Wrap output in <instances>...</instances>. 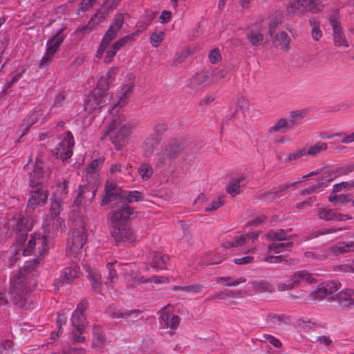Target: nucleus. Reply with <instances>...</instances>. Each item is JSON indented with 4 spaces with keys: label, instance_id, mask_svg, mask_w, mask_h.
I'll use <instances>...</instances> for the list:
<instances>
[{
    "label": "nucleus",
    "instance_id": "nucleus-1",
    "mask_svg": "<svg viewBox=\"0 0 354 354\" xmlns=\"http://www.w3.org/2000/svg\"><path fill=\"white\" fill-rule=\"evenodd\" d=\"M33 221L32 218L21 216L18 218L17 227L19 230L16 238L15 245L11 248L10 252L13 253L15 260L19 259V252H21L24 256L32 254L33 251L39 255L44 254L50 248V241L53 236L48 229H44V234H35L32 235L30 239L27 240L26 232L30 231L33 227Z\"/></svg>",
    "mask_w": 354,
    "mask_h": 354
},
{
    "label": "nucleus",
    "instance_id": "nucleus-2",
    "mask_svg": "<svg viewBox=\"0 0 354 354\" xmlns=\"http://www.w3.org/2000/svg\"><path fill=\"white\" fill-rule=\"evenodd\" d=\"M132 75H130L129 82L122 87L121 92L118 96L117 101L113 100V95L109 93L103 94L101 90L102 80L97 84V89L88 97L86 101V109L89 111H100L105 104H109V109L113 110L117 106H124L130 95L133 93L134 84L132 81Z\"/></svg>",
    "mask_w": 354,
    "mask_h": 354
},
{
    "label": "nucleus",
    "instance_id": "nucleus-3",
    "mask_svg": "<svg viewBox=\"0 0 354 354\" xmlns=\"http://www.w3.org/2000/svg\"><path fill=\"white\" fill-rule=\"evenodd\" d=\"M132 127L122 115H115L106 130L103 138L109 136V140L119 150L125 144V141L131 133Z\"/></svg>",
    "mask_w": 354,
    "mask_h": 354
},
{
    "label": "nucleus",
    "instance_id": "nucleus-4",
    "mask_svg": "<svg viewBox=\"0 0 354 354\" xmlns=\"http://www.w3.org/2000/svg\"><path fill=\"white\" fill-rule=\"evenodd\" d=\"M10 283L8 290L10 299L15 305L23 307L28 292L30 290L27 276L20 270L10 278Z\"/></svg>",
    "mask_w": 354,
    "mask_h": 354
},
{
    "label": "nucleus",
    "instance_id": "nucleus-5",
    "mask_svg": "<svg viewBox=\"0 0 354 354\" xmlns=\"http://www.w3.org/2000/svg\"><path fill=\"white\" fill-rule=\"evenodd\" d=\"M185 148V140L183 138L174 139L170 140L162 149L156 155V165L158 167H162L169 164L171 161L176 158Z\"/></svg>",
    "mask_w": 354,
    "mask_h": 354
},
{
    "label": "nucleus",
    "instance_id": "nucleus-6",
    "mask_svg": "<svg viewBox=\"0 0 354 354\" xmlns=\"http://www.w3.org/2000/svg\"><path fill=\"white\" fill-rule=\"evenodd\" d=\"M86 239V236L84 228L71 231L69 233L66 245L67 255L71 258L80 259Z\"/></svg>",
    "mask_w": 354,
    "mask_h": 354
},
{
    "label": "nucleus",
    "instance_id": "nucleus-7",
    "mask_svg": "<svg viewBox=\"0 0 354 354\" xmlns=\"http://www.w3.org/2000/svg\"><path fill=\"white\" fill-rule=\"evenodd\" d=\"M75 145L74 138L70 131L62 134L59 142L55 148V154L57 158L63 162L67 160L73 155V149Z\"/></svg>",
    "mask_w": 354,
    "mask_h": 354
},
{
    "label": "nucleus",
    "instance_id": "nucleus-8",
    "mask_svg": "<svg viewBox=\"0 0 354 354\" xmlns=\"http://www.w3.org/2000/svg\"><path fill=\"white\" fill-rule=\"evenodd\" d=\"M98 185L99 184L92 182H87L86 184L80 185L74 201L75 205L77 206L89 205L95 196Z\"/></svg>",
    "mask_w": 354,
    "mask_h": 354
},
{
    "label": "nucleus",
    "instance_id": "nucleus-9",
    "mask_svg": "<svg viewBox=\"0 0 354 354\" xmlns=\"http://www.w3.org/2000/svg\"><path fill=\"white\" fill-rule=\"evenodd\" d=\"M50 174V168L41 160L37 159L33 170L30 174V185L35 187L46 182Z\"/></svg>",
    "mask_w": 354,
    "mask_h": 354
},
{
    "label": "nucleus",
    "instance_id": "nucleus-10",
    "mask_svg": "<svg viewBox=\"0 0 354 354\" xmlns=\"http://www.w3.org/2000/svg\"><path fill=\"white\" fill-rule=\"evenodd\" d=\"M133 209L128 204H123L117 209L111 212L109 217L112 227H118L127 225L129 217L133 214Z\"/></svg>",
    "mask_w": 354,
    "mask_h": 354
},
{
    "label": "nucleus",
    "instance_id": "nucleus-11",
    "mask_svg": "<svg viewBox=\"0 0 354 354\" xmlns=\"http://www.w3.org/2000/svg\"><path fill=\"white\" fill-rule=\"evenodd\" d=\"M64 28L59 29L53 37L47 41V49L45 55L40 60L39 65L41 66L48 63L54 56L58 48L65 39V35L62 34Z\"/></svg>",
    "mask_w": 354,
    "mask_h": 354
},
{
    "label": "nucleus",
    "instance_id": "nucleus-12",
    "mask_svg": "<svg viewBox=\"0 0 354 354\" xmlns=\"http://www.w3.org/2000/svg\"><path fill=\"white\" fill-rule=\"evenodd\" d=\"M86 309V304L80 303L77 305L75 310L71 316V323L76 331L82 334L86 326V318L84 311Z\"/></svg>",
    "mask_w": 354,
    "mask_h": 354
},
{
    "label": "nucleus",
    "instance_id": "nucleus-13",
    "mask_svg": "<svg viewBox=\"0 0 354 354\" xmlns=\"http://www.w3.org/2000/svg\"><path fill=\"white\" fill-rule=\"evenodd\" d=\"M124 192L116 184L107 181L104 187V195L102 204L106 205L111 201L122 199Z\"/></svg>",
    "mask_w": 354,
    "mask_h": 354
},
{
    "label": "nucleus",
    "instance_id": "nucleus-14",
    "mask_svg": "<svg viewBox=\"0 0 354 354\" xmlns=\"http://www.w3.org/2000/svg\"><path fill=\"white\" fill-rule=\"evenodd\" d=\"M330 24L333 29V42L336 46L348 48L349 43L342 30L340 21L335 18L330 19Z\"/></svg>",
    "mask_w": 354,
    "mask_h": 354
},
{
    "label": "nucleus",
    "instance_id": "nucleus-15",
    "mask_svg": "<svg viewBox=\"0 0 354 354\" xmlns=\"http://www.w3.org/2000/svg\"><path fill=\"white\" fill-rule=\"evenodd\" d=\"M104 162V158L100 157L93 160L90 165H88L84 174L86 182L100 183L99 169L103 165Z\"/></svg>",
    "mask_w": 354,
    "mask_h": 354
},
{
    "label": "nucleus",
    "instance_id": "nucleus-16",
    "mask_svg": "<svg viewBox=\"0 0 354 354\" xmlns=\"http://www.w3.org/2000/svg\"><path fill=\"white\" fill-rule=\"evenodd\" d=\"M111 234L115 241H124L132 243L136 236L128 224L121 227H112Z\"/></svg>",
    "mask_w": 354,
    "mask_h": 354
},
{
    "label": "nucleus",
    "instance_id": "nucleus-17",
    "mask_svg": "<svg viewBox=\"0 0 354 354\" xmlns=\"http://www.w3.org/2000/svg\"><path fill=\"white\" fill-rule=\"evenodd\" d=\"M47 198V194L43 189L39 188L32 191L28 200L27 209L29 212L33 211L37 206L45 204Z\"/></svg>",
    "mask_w": 354,
    "mask_h": 354
},
{
    "label": "nucleus",
    "instance_id": "nucleus-18",
    "mask_svg": "<svg viewBox=\"0 0 354 354\" xmlns=\"http://www.w3.org/2000/svg\"><path fill=\"white\" fill-rule=\"evenodd\" d=\"M257 238L258 234L255 232H250L246 234H240L236 236L232 240L225 242L224 247L227 248L241 247L248 243L250 241L254 242Z\"/></svg>",
    "mask_w": 354,
    "mask_h": 354
},
{
    "label": "nucleus",
    "instance_id": "nucleus-19",
    "mask_svg": "<svg viewBox=\"0 0 354 354\" xmlns=\"http://www.w3.org/2000/svg\"><path fill=\"white\" fill-rule=\"evenodd\" d=\"M80 274V268L76 265H73L64 270L62 276L57 279V283L62 286L70 284L75 279L78 278Z\"/></svg>",
    "mask_w": 354,
    "mask_h": 354
},
{
    "label": "nucleus",
    "instance_id": "nucleus-20",
    "mask_svg": "<svg viewBox=\"0 0 354 354\" xmlns=\"http://www.w3.org/2000/svg\"><path fill=\"white\" fill-rule=\"evenodd\" d=\"M266 321L269 327L280 328L284 324L288 323L289 319L283 314L269 313Z\"/></svg>",
    "mask_w": 354,
    "mask_h": 354
},
{
    "label": "nucleus",
    "instance_id": "nucleus-21",
    "mask_svg": "<svg viewBox=\"0 0 354 354\" xmlns=\"http://www.w3.org/2000/svg\"><path fill=\"white\" fill-rule=\"evenodd\" d=\"M290 281L295 288L298 286L301 281H305L308 283H315L316 282L313 274L305 270L295 272L291 276Z\"/></svg>",
    "mask_w": 354,
    "mask_h": 354
},
{
    "label": "nucleus",
    "instance_id": "nucleus-22",
    "mask_svg": "<svg viewBox=\"0 0 354 354\" xmlns=\"http://www.w3.org/2000/svg\"><path fill=\"white\" fill-rule=\"evenodd\" d=\"M337 301L342 307L354 306V290L344 289L337 295Z\"/></svg>",
    "mask_w": 354,
    "mask_h": 354
},
{
    "label": "nucleus",
    "instance_id": "nucleus-23",
    "mask_svg": "<svg viewBox=\"0 0 354 354\" xmlns=\"http://www.w3.org/2000/svg\"><path fill=\"white\" fill-rule=\"evenodd\" d=\"M213 84V82L209 79V73L201 72L195 74L189 80V86L192 88H196L200 86H209Z\"/></svg>",
    "mask_w": 354,
    "mask_h": 354
},
{
    "label": "nucleus",
    "instance_id": "nucleus-24",
    "mask_svg": "<svg viewBox=\"0 0 354 354\" xmlns=\"http://www.w3.org/2000/svg\"><path fill=\"white\" fill-rule=\"evenodd\" d=\"M42 114V111L39 109L35 108L33 110L30 116L26 119L21 125L20 129L22 131V136L26 135L28 132L29 129L39 121Z\"/></svg>",
    "mask_w": 354,
    "mask_h": 354
},
{
    "label": "nucleus",
    "instance_id": "nucleus-25",
    "mask_svg": "<svg viewBox=\"0 0 354 354\" xmlns=\"http://www.w3.org/2000/svg\"><path fill=\"white\" fill-rule=\"evenodd\" d=\"M330 256L354 252V241L341 242L330 248Z\"/></svg>",
    "mask_w": 354,
    "mask_h": 354
},
{
    "label": "nucleus",
    "instance_id": "nucleus-26",
    "mask_svg": "<svg viewBox=\"0 0 354 354\" xmlns=\"http://www.w3.org/2000/svg\"><path fill=\"white\" fill-rule=\"evenodd\" d=\"M169 261V257L168 255L160 252H156L152 258L151 266L156 268L157 271L165 270L167 269V265Z\"/></svg>",
    "mask_w": 354,
    "mask_h": 354
},
{
    "label": "nucleus",
    "instance_id": "nucleus-27",
    "mask_svg": "<svg viewBox=\"0 0 354 354\" xmlns=\"http://www.w3.org/2000/svg\"><path fill=\"white\" fill-rule=\"evenodd\" d=\"M93 346L102 348L106 344V337L102 328L95 326L93 329Z\"/></svg>",
    "mask_w": 354,
    "mask_h": 354
},
{
    "label": "nucleus",
    "instance_id": "nucleus-28",
    "mask_svg": "<svg viewBox=\"0 0 354 354\" xmlns=\"http://www.w3.org/2000/svg\"><path fill=\"white\" fill-rule=\"evenodd\" d=\"M296 183H293L292 184L286 183L280 185L277 187H274L271 192L267 193L265 195L266 200L268 201H272L279 198L281 196L283 195V193L289 188L290 185H294Z\"/></svg>",
    "mask_w": 354,
    "mask_h": 354
},
{
    "label": "nucleus",
    "instance_id": "nucleus-29",
    "mask_svg": "<svg viewBox=\"0 0 354 354\" xmlns=\"http://www.w3.org/2000/svg\"><path fill=\"white\" fill-rule=\"evenodd\" d=\"M246 184L244 177H239L232 180L227 187V192L232 196H235L240 192V187Z\"/></svg>",
    "mask_w": 354,
    "mask_h": 354
},
{
    "label": "nucleus",
    "instance_id": "nucleus-30",
    "mask_svg": "<svg viewBox=\"0 0 354 354\" xmlns=\"http://www.w3.org/2000/svg\"><path fill=\"white\" fill-rule=\"evenodd\" d=\"M305 149L306 155L313 158L320 153L326 151L328 149V145L326 142L318 141L313 145L308 146Z\"/></svg>",
    "mask_w": 354,
    "mask_h": 354
},
{
    "label": "nucleus",
    "instance_id": "nucleus-31",
    "mask_svg": "<svg viewBox=\"0 0 354 354\" xmlns=\"http://www.w3.org/2000/svg\"><path fill=\"white\" fill-rule=\"evenodd\" d=\"M253 289L259 293L272 292L273 291V286L266 280H256L251 283Z\"/></svg>",
    "mask_w": 354,
    "mask_h": 354
},
{
    "label": "nucleus",
    "instance_id": "nucleus-32",
    "mask_svg": "<svg viewBox=\"0 0 354 354\" xmlns=\"http://www.w3.org/2000/svg\"><path fill=\"white\" fill-rule=\"evenodd\" d=\"M289 122L286 118H280L268 129V133H284L289 128Z\"/></svg>",
    "mask_w": 354,
    "mask_h": 354
},
{
    "label": "nucleus",
    "instance_id": "nucleus-33",
    "mask_svg": "<svg viewBox=\"0 0 354 354\" xmlns=\"http://www.w3.org/2000/svg\"><path fill=\"white\" fill-rule=\"evenodd\" d=\"M115 263H109L106 265V268L109 270V273L106 277L105 286L108 289H111L114 286V279L117 278V272L114 268Z\"/></svg>",
    "mask_w": 354,
    "mask_h": 354
},
{
    "label": "nucleus",
    "instance_id": "nucleus-34",
    "mask_svg": "<svg viewBox=\"0 0 354 354\" xmlns=\"http://www.w3.org/2000/svg\"><path fill=\"white\" fill-rule=\"evenodd\" d=\"M246 38L252 46H258L263 42V35L259 30H250L247 32Z\"/></svg>",
    "mask_w": 354,
    "mask_h": 354
},
{
    "label": "nucleus",
    "instance_id": "nucleus-35",
    "mask_svg": "<svg viewBox=\"0 0 354 354\" xmlns=\"http://www.w3.org/2000/svg\"><path fill=\"white\" fill-rule=\"evenodd\" d=\"M87 272L89 274L93 290L97 292H100L102 286L101 274L97 272L92 271L91 268H88Z\"/></svg>",
    "mask_w": 354,
    "mask_h": 354
},
{
    "label": "nucleus",
    "instance_id": "nucleus-36",
    "mask_svg": "<svg viewBox=\"0 0 354 354\" xmlns=\"http://www.w3.org/2000/svg\"><path fill=\"white\" fill-rule=\"evenodd\" d=\"M324 289V287L322 283L317 286V287L310 292L309 295L310 299L321 301L324 299H328L330 296Z\"/></svg>",
    "mask_w": 354,
    "mask_h": 354
},
{
    "label": "nucleus",
    "instance_id": "nucleus-37",
    "mask_svg": "<svg viewBox=\"0 0 354 354\" xmlns=\"http://www.w3.org/2000/svg\"><path fill=\"white\" fill-rule=\"evenodd\" d=\"M303 8L305 10L317 12L322 10V5L321 0H302Z\"/></svg>",
    "mask_w": 354,
    "mask_h": 354
},
{
    "label": "nucleus",
    "instance_id": "nucleus-38",
    "mask_svg": "<svg viewBox=\"0 0 354 354\" xmlns=\"http://www.w3.org/2000/svg\"><path fill=\"white\" fill-rule=\"evenodd\" d=\"M158 145V142L157 140L153 138L147 139L143 144L144 156L145 157L151 156Z\"/></svg>",
    "mask_w": 354,
    "mask_h": 354
},
{
    "label": "nucleus",
    "instance_id": "nucleus-39",
    "mask_svg": "<svg viewBox=\"0 0 354 354\" xmlns=\"http://www.w3.org/2000/svg\"><path fill=\"white\" fill-rule=\"evenodd\" d=\"M272 41L274 43H277L278 46L282 49H286L288 48L290 37L288 34L285 32H281L279 34L273 36Z\"/></svg>",
    "mask_w": 354,
    "mask_h": 354
},
{
    "label": "nucleus",
    "instance_id": "nucleus-40",
    "mask_svg": "<svg viewBox=\"0 0 354 354\" xmlns=\"http://www.w3.org/2000/svg\"><path fill=\"white\" fill-rule=\"evenodd\" d=\"M318 216L320 219L325 221L342 220L341 215H338L334 210L330 209H322Z\"/></svg>",
    "mask_w": 354,
    "mask_h": 354
},
{
    "label": "nucleus",
    "instance_id": "nucleus-41",
    "mask_svg": "<svg viewBox=\"0 0 354 354\" xmlns=\"http://www.w3.org/2000/svg\"><path fill=\"white\" fill-rule=\"evenodd\" d=\"M293 245L292 242H286V243H273L270 244L268 247V252H274V253H280L287 250L288 248H290Z\"/></svg>",
    "mask_w": 354,
    "mask_h": 354
},
{
    "label": "nucleus",
    "instance_id": "nucleus-42",
    "mask_svg": "<svg viewBox=\"0 0 354 354\" xmlns=\"http://www.w3.org/2000/svg\"><path fill=\"white\" fill-rule=\"evenodd\" d=\"M68 181L66 180H64L62 183L57 185L55 192V199L62 201L66 197L68 194Z\"/></svg>",
    "mask_w": 354,
    "mask_h": 354
},
{
    "label": "nucleus",
    "instance_id": "nucleus-43",
    "mask_svg": "<svg viewBox=\"0 0 354 354\" xmlns=\"http://www.w3.org/2000/svg\"><path fill=\"white\" fill-rule=\"evenodd\" d=\"M266 236L271 241H283L287 239L288 234L283 229L276 230H272L267 232Z\"/></svg>",
    "mask_w": 354,
    "mask_h": 354
},
{
    "label": "nucleus",
    "instance_id": "nucleus-44",
    "mask_svg": "<svg viewBox=\"0 0 354 354\" xmlns=\"http://www.w3.org/2000/svg\"><path fill=\"white\" fill-rule=\"evenodd\" d=\"M203 286L201 284H194L185 286H174L173 289L175 291L180 290L187 293H199L203 291Z\"/></svg>",
    "mask_w": 354,
    "mask_h": 354
},
{
    "label": "nucleus",
    "instance_id": "nucleus-45",
    "mask_svg": "<svg viewBox=\"0 0 354 354\" xmlns=\"http://www.w3.org/2000/svg\"><path fill=\"white\" fill-rule=\"evenodd\" d=\"M138 172L143 180H147L152 176L153 169L149 164L144 163L140 165Z\"/></svg>",
    "mask_w": 354,
    "mask_h": 354
},
{
    "label": "nucleus",
    "instance_id": "nucleus-46",
    "mask_svg": "<svg viewBox=\"0 0 354 354\" xmlns=\"http://www.w3.org/2000/svg\"><path fill=\"white\" fill-rule=\"evenodd\" d=\"M328 201L334 204L343 205L351 201V197L349 194H335L332 193L328 197Z\"/></svg>",
    "mask_w": 354,
    "mask_h": 354
},
{
    "label": "nucleus",
    "instance_id": "nucleus-47",
    "mask_svg": "<svg viewBox=\"0 0 354 354\" xmlns=\"http://www.w3.org/2000/svg\"><path fill=\"white\" fill-rule=\"evenodd\" d=\"M97 27L94 20L91 19L86 25L78 26L75 32L85 35L93 31Z\"/></svg>",
    "mask_w": 354,
    "mask_h": 354
},
{
    "label": "nucleus",
    "instance_id": "nucleus-48",
    "mask_svg": "<svg viewBox=\"0 0 354 354\" xmlns=\"http://www.w3.org/2000/svg\"><path fill=\"white\" fill-rule=\"evenodd\" d=\"M218 283H223L225 282L224 283L226 286H236L240 283L246 282V279L243 277H241L239 279L234 280L232 277H219L217 279Z\"/></svg>",
    "mask_w": 354,
    "mask_h": 354
},
{
    "label": "nucleus",
    "instance_id": "nucleus-49",
    "mask_svg": "<svg viewBox=\"0 0 354 354\" xmlns=\"http://www.w3.org/2000/svg\"><path fill=\"white\" fill-rule=\"evenodd\" d=\"M337 178L334 169H326L322 172L319 182L324 183V187H326L328 183H330Z\"/></svg>",
    "mask_w": 354,
    "mask_h": 354
},
{
    "label": "nucleus",
    "instance_id": "nucleus-50",
    "mask_svg": "<svg viewBox=\"0 0 354 354\" xmlns=\"http://www.w3.org/2000/svg\"><path fill=\"white\" fill-rule=\"evenodd\" d=\"M124 194L126 193L124 192ZM123 198H125L128 203L142 201H144V195L142 192L134 190L128 192L127 194H124Z\"/></svg>",
    "mask_w": 354,
    "mask_h": 354
},
{
    "label": "nucleus",
    "instance_id": "nucleus-51",
    "mask_svg": "<svg viewBox=\"0 0 354 354\" xmlns=\"http://www.w3.org/2000/svg\"><path fill=\"white\" fill-rule=\"evenodd\" d=\"M337 178L354 171V162L334 168Z\"/></svg>",
    "mask_w": 354,
    "mask_h": 354
},
{
    "label": "nucleus",
    "instance_id": "nucleus-52",
    "mask_svg": "<svg viewBox=\"0 0 354 354\" xmlns=\"http://www.w3.org/2000/svg\"><path fill=\"white\" fill-rule=\"evenodd\" d=\"M310 25L312 27L311 35L314 40L318 41L322 36V32L319 28V23L316 20H310Z\"/></svg>",
    "mask_w": 354,
    "mask_h": 354
},
{
    "label": "nucleus",
    "instance_id": "nucleus-53",
    "mask_svg": "<svg viewBox=\"0 0 354 354\" xmlns=\"http://www.w3.org/2000/svg\"><path fill=\"white\" fill-rule=\"evenodd\" d=\"M322 284L324 287V290L328 294L330 297H331L339 289L338 283L334 280L324 282Z\"/></svg>",
    "mask_w": 354,
    "mask_h": 354
},
{
    "label": "nucleus",
    "instance_id": "nucleus-54",
    "mask_svg": "<svg viewBox=\"0 0 354 354\" xmlns=\"http://www.w3.org/2000/svg\"><path fill=\"white\" fill-rule=\"evenodd\" d=\"M211 76L212 77L211 81L213 82V84L223 79H225L227 81L229 80V77H227V71L225 69L215 70L212 71Z\"/></svg>",
    "mask_w": 354,
    "mask_h": 354
},
{
    "label": "nucleus",
    "instance_id": "nucleus-55",
    "mask_svg": "<svg viewBox=\"0 0 354 354\" xmlns=\"http://www.w3.org/2000/svg\"><path fill=\"white\" fill-rule=\"evenodd\" d=\"M224 203V196H221L215 198L209 205V206L205 207V211H215L221 207Z\"/></svg>",
    "mask_w": 354,
    "mask_h": 354
},
{
    "label": "nucleus",
    "instance_id": "nucleus-56",
    "mask_svg": "<svg viewBox=\"0 0 354 354\" xmlns=\"http://www.w3.org/2000/svg\"><path fill=\"white\" fill-rule=\"evenodd\" d=\"M13 342L11 340L6 339L2 342L0 347V354H13Z\"/></svg>",
    "mask_w": 354,
    "mask_h": 354
},
{
    "label": "nucleus",
    "instance_id": "nucleus-57",
    "mask_svg": "<svg viewBox=\"0 0 354 354\" xmlns=\"http://www.w3.org/2000/svg\"><path fill=\"white\" fill-rule=\"evenodd\" d=\"M165 33L162 31L153 32L150 37L152 46L157 48L164 39Z\"/></svg>",
    "mask_w": 354,
    "mask_h": 354
},
{
    "label": "nucleus",
    "instance_id": "nucleus-58",
    "mask_svg": "<svg viewBox=\"0 0 354 354\" xmlns=\"http://www.w3.org/2000/svg\"><path fill=\"white\" fill-rule=\"evenodd\" d=\"M124 24V15L121 13H118L115 15L113 21L109 26L111 28L118 30L121 29Z\"/></svg>",
    "mask_w": 354,
    "mask_h": 354
},
{
    "label": "nucleus",
    "instance_id": "nucleus-59",
    "mask_svg": "<svg viewBox=\"0 0 354 354\" xmlns=\"http://www.w3.org/2000/svg\"><path fill=\"white\" fill-rule=\"evenodd\" d=\"M307 113L305 110H298L292 111L290 115V124L295 125V124L299 120L304 118Z\"/></svg>",
    "mask_w": 354,
    "mask_h": 354
},
{
    "label": "nucleus",
    "instance_id": "nucleus-60",
    "mask_svg": "<svg viewBox=\"0 0 354 354\" xmlns=\"http://www.w3.org/2000/svg\"><path fill=\"white\" fill-rule=\"evenodd\" d=\"M140 314V311L138 310H125L123 312L115 313L113 314V317L116 318H129V317H134L137 318L138 315Z\"/></svg>",
    "mask_w": 354,
    "mask_h": 354
},
{
    "label": "nucleus",
    "instance_id": "nucleus-61",
    "mask_svg": "<svg viewBox=\"0 0 354 354\" xmlns=\"http://www.w3.org/2000/svg\"><path fill=\"white\" fill-rule=\"evenodd\" d=\"M118 33V30H115L109 26L104 35L103 36L102 41L109 45L110 42L116 37Z\"/></svg>",
    "mask_w": 354,
    "mask_h": 354
},
{
    "label": "nucleus",
    "instance_id": "nucleus-62",
    "mask_svg": "<svg viewBox=\"0 0 354 354\" xmlns=\"http://www.w3.org/2000/svg\"><path fill=\"white\" fill-rule=\"evenodd\" d=\"M306 156V149L297 150L296 151L289 153L285 159L286 162H291L292 160H296L301 157Z\"/></svg>",
    "mask_w": 354,
    "mask_h": 354
},
{
    "label": "nucleus",
    "instance_id": "nucleus-63",
    "mask_svg": "<svg viewBox=\"0 0 354 354\" xmlns=\"http://www.w3.org/2000/svg\"><path fill=\"white\" fill-rule=\"evenodd\" d=\"M124 173L127 174H129L130 172L125 167H122V165L119 162H115L111 165L110 167V174L111 175H116L118 173Z\"/></svg>",
    "mask_w": 354,
    "mask_h": 354
},
{
    "label": "nucleus",
    "instance_id": "nucleus-64",
    "mask_svg": "<svg viewBox=\"0 0 354 354\" xmlns=\"http://www.w3.org/2000/svg\"><path fill=\"white\" fill-rule=\"evenodd\" d=\"M109 12H106L105 10L104 12L97 10L91 19H93L95 24L98 26L100 24L106 20V19L109 17Z\"/></svg>",
    "mask_w": 354,
    "mask_h": 354
}]
</instances>
